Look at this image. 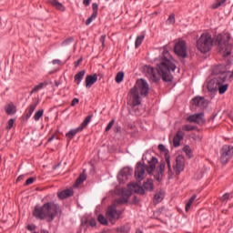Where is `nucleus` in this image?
I'll return each mask as SVG.
<instances>
[{
  "label": "nucleus",
  "mask_w": 233,
  "mask_h": 233,
  "mask_svg": "<svg viewBox=\"0 0 233 233\" xmlns=\"http://www.w3.org/2000/svg\"><path fill=\"white\" fill-rule=\"evenodd\" d=\"M92 8H93V14H95V15H97V12L99 10V5H97V3H94L92 5Z\"/></svg>",
  "instance_id": "43"
},
{
  "label": "nucleus",
  "mask_w": 233,
  "mask_h": 233,
  "mask_svg": "<svg viewBox=\"0 0 233 233\" xmlns=\"http://www.w3.org/2000/svg\"><path fill=\"white\" fill-rule=\"evenodd\" d=\"M116 230L121 233H128L130 232V227L128 226H122L120 228H117Z\"/></svg>",
  "instance_id": "40"
},
{
  "label": "nucleus",
  "mask_w": 233,
  "mask_h": 233,
  "mask_svg": "<svg viewBox=\"0 0 233 233\" xmlns=\"http://www.w3.org/2000/svg\"><path fill=\"white\" fill-rule=\"evenodd\" d=\"M186 121L187 123H197V125H203L205 123V114L198 113V114L190 115L186 118Z\"/></svg>",
  "instance_id": "14"
},
{
  "label": "nucleus",
  "mask_w": 233,
  "mask_h": 233,
  "mask_svg": "<svg viewBox=\"0 0 233 233\" xmlns=\"http://www.w3.org/2000/svg\"><path fill=\"white\" fill-rule=\"evenodd\" d=\"M192 103L195 105V106H200V108H205V106L208 105V101H207V99H205L203 96L194 97L192 99Z\"/></svg>",
  "instance_id": "18"
},
{
  "label": "nucleus",
  "mask_w": 233,
  "mask_h": 233,
  "mask_svg": "<svg viewBox=\"0 0 233 233\" xmlns=\"http://www.w3.org/2000/svg\"><path fill=\"white\" fill-rule=\"evenodd\" d=\"M174 171L177 176H179L185 170V157L177 156L176 157V163L173 166Z\"/></svg>",
  "instance_id": "13"
},
{
  "label": "nucleus",
  "mask_w": 233,
  "mask_h": 233,
  "mask_svg": "<svg viewBox=\"0 0 233 233\" xmlns=\"http://www.w3.org/2000/svg\"><path fill=\"white\" fill-rule=\"evenodd\" d=\"M175 54L179 57H187V42L179 40L174 47Z\"/></svg>",
  "instance_id": "11"
},
{
  "label": "nucleus",
  "mask_w": 233,
  "mask_h": 233,
  "mask_svg": "<svg viewBox=\"0 0 233 233\" xmlns=\"http://www.w3.org/2000/svg\"><path fill=\"white\" fill-rule=\"evenodd\" d=\"M227 0H216L215 3L211 5L212 10H218L220 6H225Z\"/></svg>",
  "instance_id": "25"
},
{
  "label": "nucleus",
  "mask_w": 233,
  "mask_h": 233,
  "mask_svg": "<svg viewBox=\"0 0 233 233\" xmlns=\"http://www.w3.org/2000/svg\"><path fill=\"white\" fill-rule=\"evenodd\" d=\"M36 107H37V102H34L29 106L26 113L27 119H30V117H32V115L34 114V111L35 110Z\"/></svg>",
  "instance_id": "24"
},
{
  "label": "nucleus",
  "mask_w": 233,
  "mask_h": 233,
  "mask_svg": "<svg viewBox=\"0 0 233 233\" xmlns=\"http://www.w3.org/2000/svg\"><path fill=\"white\" fill-rule=\"evenodd\" d=\"M5 112L6 114H8L9 116H12L15 113V106L14 105H8L6 107H5Z\"/></svg>",
  "instance_id": "34"
},
{
  "label": "nucleus",
  "mask_w": 233,
  "mask_h": 233,
  "mask_svg": "<svg viewBox=\"0 0 233 233\" xmlns=\"http://www.w3.org/2000/svg\"><path fill=\"white\" fill-rule=\"evenodd\" d=\"M123 79H125V73L124 72H118L116 76V83H122Z\"/></svg>",
  "instance_id": "36"
},
{
  "label": "nucleus",
  "mask_w": 233,
  "mask_h": 233,
  "mask_svg": "<svg viewBox=\"0 0 233 233\" xmlns=\"http://www.w3.org/2000/svg\"><path fill=\"white\" fill-rule=\"evenodd\" d=\"M233 157V147L232 146H223L220 150V162L222 165H227Z\"/></svg>",
  "instance_id": "7"
},
{
  "label": "nucleus",
  "mask_w": 233,
  "mask_h": 233,
  "mask_svg": "<svg viewBox=\"0 0 233 233\" xmlns=\"http://www.w3.org/2000/svg\"><path fill=\"white\" fill-rule=\"evenodd\" d=\"M98 223H100L101 225H108V220L106 219V218H105L104 215H98Z\"/></svg>",
  "instance_id": "37"
},
{
  "label": "nucleus",
  "mask_w": 233,
  "mask_h": 233,
  "mask_svg": "<svg viewBox=\"0 0 233 233\" xmlns=\"http://www.w3.org/2000/svg\"><path fill=\"white\" fill-rule=\"evenodd\" d=\"M159 170H160V172L162 173V172H165V164H160L159 165Z\"/></svg>",
  "instance_id": "54"
},
{
  "label": "nucleus",
  "mask_w": 233,
  "mask_h": 233,
  "mask_svg": "<svg viewBox=\"0 0 233 233\" xmlns=\"http://www.w3.org/2000/svg\"><path fill=\"white\" fill-rule=\"evenodd\" d=\"M15 122V120L14 118H11L8 120L7 123V129L10 130L12 128V127H14V123Z\"/></svg>",
  "instance_id": "45"
},
{
  "label": "nucleus",
  "mask_w": 233,
  "mask_h": 233,
  "mask_svg": "<svg viewBox=\"0 0 233 233\" xmlns=\"http://www.w3.org/2000/svg\"><path fill=\"white\" fill-rule=\"evenodd\" d=\"M105 41H106V35H103L100 37V43H102L103 48H105Z\"/></svg>",
  "instance_id": "47"
},
{
  "label": "nucleus",
  "mask_w": 233,
  "mask_h": 233,
  "mask_svg": "<svg viewBox=\"0 0 233 233\" xmlns=\"http://www.w3.org/2000/svg\"><path fill=\"white\" fill-rule=\"evenodd\" d=\"M143 41H145V35H141L137 37L136 42H135V46L136 48H139L141 46Z\"/></svg>",
  "instance_id": "31"
},
{
  "label": "nucleus",
  "mask_w": 233,
  "mask_h": 233,
  "mask_svg": "<svg viewBox=\"0 0 233 233\" xmlns=\"http://www.w3.org/2000/svg\"><path fill=\"white\" fill-rule=\"evenodd\" d=\"M183 139H185V132H183L181 129H178L173 138V146L175 148H177L179 145H181V141H183Z\"/></svg>",
  "instance_id": "17"
},
{
  "label": "nucleus",
  "mask_w": 233,
  "mask_h": 233,
  "mask_svg": "<svg viewBox=\"0 0 233 233\" xmlns=\"http://www.w3.org/2000/svg\"><path fill=\"white\" fill-rule=\"evenodd\" d=\"M130 96L133 106H138V105H141V97H139V91H137V87H132L130 89Z\"/></svg>",
  "instance_id": "16"
},
{
  "label": "nucleus",
  "mask_w": 233,
  "mask_h": 233,
  "mask_svg": "<svg viewBox=\"0 0 233 233\" xmlns=\"http://www.w3.org/2000/svg\"><path fill=\"white\" fill-rule=\"evenodd\" d=\"M49 74H54V71L49 72Z\"/></svg>",
  "instance_id": "60"
},
{
  "label": "nucleus",
  "mask_w": 233,
  "mask_h": 233,
  "mask_svg": "<svg viewBox=\"0 0 233 233\" xmlns=\"http://www.w3.org/2000/svg\"><path fill=\"white\" fill-rule=\"evenodd\" d=\"M85 74H86V72L85 70H82L75 76V81L76 85L81 84V81H83V78L85 77Z\"/></svg>",
  "instance_id": "26"
},
{
  "label": "nucleus",
  "mask_w": 233,
  "mask_h": 233,
  "mask_svg": "<svg viewBox=\"0 0 233 233\" xmlns=\"http://www.w3.org/2000/svg\"><path fill=\"white\" fill-rule=\"evenodd\" d=\"M218 93H219L220 95L225 94V92H227V90H228V84L218 85Z\"/></svg>",
  "instance_id": "32"
},
{
  "label": "nucleus",
  "mask_w": 233,
  "mask_h": 233,
  "mask_svg": "<svg viewBox=\"0 0 233 233\" xmlns=\"http://www.w3.org/2000/svg\"><path fill=\"white\" fill-rule=\"evenodd\" d=\"M176 68V60H174L170 52L167 50V47H164L162 54L157 58V73L156 69L150 66H146L144 70L151 83H157L161 78L165 83H172V81H174L172 72H175Z\"/></svg>",
  "instance_id": "1"
},
{
  "label": "nucleus",
  "mask_w": 233,
  "mask_h": 233,
  "mask_svg": "<svg viewBox=\"0 0 233 233\" xmlns=\"http://www.w3.org/2000/svg\"><path fill=\"white\" fill-rule=\"evenodd\" d=\"M20 179H21V177H17V181H19Z\"/></svg>",
  "instance_id": "59"
},
{
  "label": "nucleus",
  "mask_w": 233,
  "mask_h": 233,
  "mask_svg": "<svg viewBox=\"0 0 233 233\" xmlns=\"http://www.w3.org/2000/svg\"><path fill=\"white\" fill-rule=\"evenodd\" d=\"M82 62H83V58H80L77 61H76L75 62L76 68H77V66H79V65H81Z\"/></svg>",
  "instance_id": "52"
},
{
  "label": "nucleus",
  "mask_w": 233,
  "mask_h": 233,
  "mask_svg": "<svg viewBox=\"0 0 233 233\" xmlns=\"http://www.w3.org/2000/svg\"><path fill=\"white\" fill-rule=\"evenodd\" d=\"M196 198L197 196L196 195H193L190 198H189V201H187L186 203V212H188V210H190V207H192L194 201H196Z\"/></svg>",
  "instance_id": "30"
},
{
  "label": "nucleus",
  "mask_w": 233,
  "mask_h": 233,
  "mask_svg": "<svg viewBox=\"0 0 233 233\" xmlns=\"http://www.w3.org/2000/svg\"><path fill=\"white\" fill-rule=\"evenodd\" d=\"M82 225H85L86 228H88V227L96 228L97 227V220H96V218H87L82 222Z\"/></svg>",
  "instance_id": "23"
},
{
  "label": "nucleus",
  "mask_w": 233,
  "mask_h": 233,
  "mask_svg": "<svg viewBox=\"0 0 233 233\" xmlns=\"http://www.w3.org/2000/svg\"><path fill=\"white\" fill-rule=\"evenodd\" d=\"M216 45L219 52H222L223 57H228L232 54L233 45L230 42V34L227 33L223 35H218L215 39Z\"/></svg>",
  "instance_id": "4"
},
{
  "label": "nucleus",
  "mask_w": 233,
  "mask_h": 233,
  "mask_svg": "<svg viewBox=\"0 0 233 233\" xmlns=\"http://www.w3.org/2000/svg\"><path fill=\"white\" fill-rule=\"evenodd\" d=\"M97 17V15H95L94 13H92L91 16L87 18V20L86 21V26H88L89 25L92 24V21H94V19H96Z\"/></svg>",
  "instance_id": "42"
},
{
  "label": "nucleus",
  "mask_w": 233,
  "mask_h": 233,
  "mask_svg": "<svg viewBox=\"0 0 233 233\" xmlns=\"http://www.w3.org/2000/svg\"><path fill=\"white\" fill-rule=\"evenodd\" d=\"M44 112L45 111L43 109H39L38 111H36L34 116L35 121H39V119H41V117H43Z\"/></svg>",
  "instance_id": "35"
},
{
  "label": "nucleus",
  "mask_w": 233,
  "mask_h": 233,
  "mask_svg": "<svg viewBox=\"0 0 233 233\" xmlns=\"http://www.w3.org/2000/svg\"><path fill=\"white\" fill-rule=\"evenodd\" d=\"M0 163H1V155H0Z\"/></svg>",
  "instance_id": "61"
},
{
  "label": "nucleus",
  "mask_w": 233,
  "mask_h": 233,
  "mask_svg": "<svg viewBox=\"0 0 233 233\" xmlns=\"http://www.w3.org/2000/svg\"><path fill=\"white\" fill-rule=\"evenodd\" d=\"M218 84L214 79H211L208 83V92H211L213 94L218 92Z\"/></svg>",
  "instance_id": "22"
},
{
  "label": "nucleus",
  "mask_w": 233,
  "mask_h": 233,
  "mask_svg": "<svg viewBox=\"0 0 233 233\" xmlns=\"http://www.w3.org/2000/svg\"><path fill=\"white\" fill-rule=\"evenodd\" d=\"M196 128L197 127L192 125H184L180 130H182V132H192V130H196Z\"/></svg>",
  "instance_id": "33"
},
{
  "label": "nucleus",
  "mask_w": 233,
  "mask_h": 233,
  "mask_svg": "<svg viewBox=\"0 0 233 233\" xmlns=\"http://www.w3.org/2000/svg\"><path fill=\"white\" fill-rule=\"evenodd\" d=\"M34 181H35V178H34V177H29V178L26 179L25 185H26V186L32 185V183H34Z\"/></svg>",
  "instance_id": "48"
},
{
  "label": "nucleus",
  "mask_w": 233,
  "mask_h": 233,
  "mask_svg": "<svg viewBox=\"0 0 233 233\" xmlns=\"http://www.w3.org/2000/svg\"><path fill=\"white\" fill-rule=\"evenodd\" d=\"M48 85L46 82H42L39 85L35 86V88L31 91V94H35V92H39V90H43L45 86Z\"/></svg>",
  "instance_id": "29"
},
{
  "label": "nucleus",
  "mask_w": 233,
  "mask_h": 233,
  "mask_svg": "<svg viewBox=\"0 0 233 233\" xmlns=\"http://www.w3.org/2000/svg\"><path fill=\"white\" fill-rule=\"evenodd\" d=\"M213 76H215L213 78L215 82H217L218 85H223V83H225L227 80H233V70L228 71L227 66L218 65L213 68Z\"/></svg>",
  "instance_id": "5"
},
{
  "label": "nucleus",
  "mask_w": 233,
  "mask_h": 233,
  "mask_svg": "<svg viewBox=\"0 0 233 233\" xmlns=\"http://www.w3.org/2000/svg\"><path fill=\"white\" fill-rule=\"evenodd\" d=\"M65 10H66L64 5H62L61 4H59V11L60 12H65Z\"/></svg>",
  "instance_id": "57"
},
{
  "label": "nucleus",
  "mask_w": 233,
  "mask_h": 233,
  "mask_svg": "<svg viewBox=\"0 0 233 233\" xmlns=\"http://www.w3.org/2000/svg\"><path fill=\"white\" fill-rule=\"evenodd\" d=\"M229 198H230V194L226 193L225 195H223L221 199H222V201H227Z\"/></svg>",
  "instance_id": "50"
},
{
  "label": "nucleus",
  "mask_w": 233,
  "mask_h": 233,
  "mask_svg": "<svg viewBox=\"0 0 233 233\" xmlns=\"http://www.w3.org/2000/svg\"><path fill=\"white\" fill-rule=\"evenodd\" d=\"M148 167H147V173L152 174L154 170H156V166L157 165V158L156 157H152L150 160L147 161Z\"/></svg>",
  "instance_id": "20"
},
{
  "label": "nucleus",
  "mask_w": 233,
  "mask_h": 233,
  "mask_svg": "<svg viewBox=\"0 0 233 233\" xmlns=\"http://www.w3.org/2000/svg\"><path fill=\"white\" fill-rule=\"evenodd\" d=\"M86 181V175L81 174L76 181V185H81V183Z\"/></svg>",
  "instance_id": "38"
},
{
  "label": "nucleus",
  "mask_w": 233,
  "mask_h": 233,
  "mask_svg": "<svg viewBox=\"0 0 233 233\" xmlns=\"http://www.w3.org/2000/svg\"><path fill=\"white\" fill-rule=\"evenodd\" d=\"M158 150H160V152H165V150H167V147H165V145L159 144Z\"/></svg>",
  "instance_id": "49"
},
{
  "label": "nucleus",
  "mask_w": 233,
  "mask_h": 233,
  "mask_svg": "<svg viewBox=\"0 0 233 233\" xmlns=\"http://www.w3.org/2000/svg\"><path fill=\"white\" fill-rule=\"evenodd\" d=\"M121 214H123V211L117 210L116 204H113L108 207L106 216L109 221H113L114 219H119Z\"/></svg>",
  "instance_id": "10"
},
{
  "label": "nucleus",
  "mask_w": 233,
  "mask_h": 233,
  "mask_svg": "<svg viewBox=\"0 0 233 233\" xmlns=\"http://www.w3.org/2000/svg\"><path fill=\"white\" fill-rule=\"evenodd\" d=\"M90 121H92V116L89 115L81 123L80 127H78L75 129H71L68 133H66V137H67V139H74V137L76 134H78V132H83V130H85V128H86V127L88 126V123H90Z\"/></svg>",
  "instance_id": "8"
},
{
  "label": "nucleus",
  "mask_w": 233,
  "mask_h": 233,
  "mask_svg": "<svg viewBox=\"0 0 233 233\" xmlns=\"http://www.w3.org/2000/svg\"><path fill=\"white\" fill-rule=\"evenodd\" d=\"M33 216L36 218V219L54 221V218L57 216V205L54 202H47L42 207H35L33 211Z\"/></svg>",
  "instance_id": "3"
},
{
  "label": "nucleus",
  "mask_w": 233,
  "mask_h": 233,
  "mask_svg": "<svg viewBox=\"0 0 233 233\" xmlns=\"http://www.w3.org/2000/svg\"><path fill=\"white\" fill-rule=\"evenodd\" d=\"M134 170L130 167H124L118 174L117 179L119 183H125L132 177Z\"/></svg>",
  "instance_id": "12"
},
{
  "label": "nucleus",
  "mask_w": 233,
  "mask_h": 233,
  "mask_svg": "<svg viewBox=\"0 0 233 233\" xmlns=\"http://www.w3.org/2000/svg\"><path fill=\"white\" fill-rule=\"evenodd\" d=\"M56 86H57V82L56 83Z\"/></svg>",
  "instance_id": "62"
},
{
  "label": "nucleus",
  "mask_w": 233,
  "mask_h": 233,
  "mask_svg": "<svg viewBox=\"0 0 233 233\" xmlns=\"http://www.w3.org/2000/svg\"><path fill=\"white\" fill-rule=\"evenodd\" d=\"M167 25H174L176 23V15L171 14L167 20Z\"/></svg>",
  "instance_id": "41"
},
{
  "label": "nucleus",
  "mask_w": 233,
  "mask_h": 233,
  "mask_svg": "<svg viewBox=\"0 0 233 233\" xmlns=\"http://www.w3.org/2000/svg\"><path fill=\"white\" fill-rule=\"evenodd\" d=\"M145 190L147 192H152V190H154V180L148 178L146 182H144L143 187L139 186L138 184L132 183L127 186V189H119L117 192L119 198L116 200V203L118 205L128 203V198L130 196H132V192L143 196L145 194Z\"/></svg>",
  "instance_id": "2"
},
{
  "label": "nucleus",
  "mask_w": 233,
  "mask_h": 233,
  "mask_svg": "<svg viewBox=\"0 0 233 233\" xmlns=\"http://www.w3.org/2000/svg\"><path fill=\"white\" fill-rule=\"evenodd\" d=\"M134 88H137V92H140V96L143 97H147L148 93L150 92V86H148V82L147 80L140 78L137 81Z\"/></svg>",
  "instance_id": "9"
},
{
  "label": "nucleus",
  "mask_w": 233,
  "mask_h": 233,
  "mask_svg": "<svg viewBox=\"0 0 233 233\" xmlns=\"http://www.w3.org/2000/svg\"><path fill=\"white\" fill-rule=\"evenodd\" d=\"M166 162L167 163L168 167V179H172V177H174V172L172 171V166L170 165V157H166Z\"/></svg>",
  "instance_id": "28"
},
{
  "label": "nucleus",
  "mask_w": 233,
  "mask_h": 233,
  "mask_svg": "<svg viewBox=\"0 0 233 233\" xmlns=\"http://www.w3.org/2000/svg\"><path fill=\"white\" fill-rule=\"evenodd\" d=\"M74 196V189H65L59 193L60 199H66V198H72Z\"/></svg>",
  "instance_id": "21"
},
{
  "label": "nucleus",
  "mask_w": 233,
  "mask_h": 233,
  "mask_svg": "<svg viewBox=\"0 0 233 233\" xmlns=\"http://www.w3.org/2000/svg\"><path fill=\"white\" fill-rule=\"evenodd\" d=\"M53 65H59V60H53Z\"/></svg>",
  "instance_id": "58"
},
{
  "label": "nucleus",
  "mask_w": 233,
  "mask_h": 233,
  "mask_svg": "<svg viewBox=\"0 0 233 233\" xmlns=\"http://www.w3.org/2000/svg\"><path fill=\"white\" fill-rule=\"evenodd\" d=\"M50 5L56 6V8H59V2L57 0H49Z\"/></svg>",
  "instance_id": "46"
},
{
  "label": "nucleus",
  "mask_w": 233,
  "mask_h": 233,
  "mask_svg": "<svg viewBox=\"0 0 233 233\" xmlns=\"http://www.w3.org/2000/svg\"><path fill=\"white\" fill-rule=\"evenodd\" d=\"M90 1H92V0H84L83 5H85V6H89L90 5Z\"/></svg>",
  "instance_id": "55"
},
{
  "label": "nucleus",
  "mask_w": 233,
  "mask_h": 233,
  "mask_svg": "<svg viewBox=\"0 0 233 233\" xmlns=\"http://www.w3.org/2000/svg\"><path fill=\"white\" fill-rule=\"evenodd\" d=\"M95 83H97V75H89L86 77V88H91L92 85H95Z\"/></svg>",
  "instance_id": "19"
},
{
  "label": "nucleus",
  "mask_w": 233,
  "mask_h": 233,
  "mask_svg": "<svg viewBox=\"0 0 233 233\" xmlns=\"http://www.w3.org/2000/svg\"><path fill=\"white\" fill-rule=\"evenodd\" d=\"M72 41H73L72 38L67 39V40L64 41V42L62 43V45H68V43H72Z\"/></svg>",
  "instance_id": "56"
},
{
  "label": "nucleus",
  "mask_w": 233,
  "mask_h": 233,
  "mask_svg": "<svg viewBox=\"0 0 233 233\" xmlns=\"http://www.w3.org/2000/svg\"><path fill=\"white\" fill-rule=\"evenodd\" d=\"M78 103H79V99L78 98H74L72 100L71 106H76V105H77Z\"/></svg>",
  "instance_id": "51"
},
{
  "label": "nucleus",
  "mask_w": 233,
  "mask_h": 233,
  "mask_svg": "<svg viewBox=\"0 0 233 233\" xmlns=\"http://www.w3.org/2000/svg\"><path fill=\"white\" fill-rule=\"evenodd\" d=\"M114 123H115V120H111V121L107 124V126H106V132H109V131L112 129V127H114Z\"/></svg>",
  "instance_id": "44"
},
{
  "label": "nucleus",
  "mask_w": 233,
  "mask_h": 233,
  "mask_svg": "<svg viewBox=\"0 0 233 233\" xmlns=\"http://www.w3.org/2000/svg\"><path fill=\"white\" fill-rule=\"evenodd\" d=\"M147 170V167L143 165L141 162L137 164V168L135 170V177L137 181H143L145 179V172Z\"/></svg>",
  "instance_id": "15"
},
{
  "label": "nucleus",
  "mask_w": 233,
  "mask_h": 233,
  "mask_svg": "<svg viewBox=\"0 0 233 233\" xmlns=\"http://www.w3.org/2000/svg\"><path fill=\"white\" fill-rule=\"evenodd\" d=\"M27 230H30V231L35 230V226H34V225H28V226H27Z\"/></svg>",
  "instance_id": "53"
},
{
  "label": "nucleus",
  "mask_w": 233,
  "mask_h": 233,
  "mask_svg": "<svg viewBox=\"0 0 233 233\" xmlns=\"http://www.w3.org/2000/svg\"><path fill=\"white\" fill-rule=\"evenodd\" d=\"M214 46V40L212 35L208 33H203L197 41V48L201 54H207L212 50Z\"/></svg>",
  "instance_id": "6"
},
{
  "label": "nucleus",
  "mask_w": 233,
  "mask_h": 233,
  "mask_svg": "<svg viewBox=\"0 0 233 233\" xmlns=\"http://www.w3.org/2000/svg\"><path fill=\"white\" fill-rule=\"evenodd\" d=\"M183 152H185V154L188 157H192V149L190 148L189 146H185L183 147Z\"/></svg>",
  "instance_id": "39"
},
{
  "label": "nucleus",
  "mask_w": 233,
  "mask_h": 233,
  "mask_svg": "<svg viewBox=\"0 0 233 233\" xmlns=\"http://www.w3.org/2000/svg\"><path fill=\"white\" fill-rule=\"evenodd\" d=\"M164 198H165V193H163V191H157L155 194L154 201L155 203H161Z\"/></svg>",
  "instance_id": "27"
}]
</instances>
